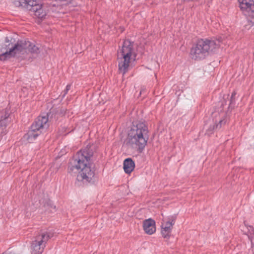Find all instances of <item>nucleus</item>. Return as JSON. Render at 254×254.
<instances>
[{"label":"nucleus","instance_id":"nucleus-1","mask_svg":"<svg viewBox=\"0 0 254 254\" xmlns=\"http://www.w3.org/2000/svg\"><path fill=\"white\" fill-rule=\"evenodd\" d=\"M92 156V151L88 147L78 151L68 166V172L75 173L78 172V180L83 182H91L95 175L90 164Z\"/></svg>","mask_w":254,"mask_h":254},{"label":"nucleus","instance_id":"nucleus-2","mask_svg":"<svg viewBox=\"0 0 254 254\" xmlns=\"http://www.w3.org/2000/svg\"><path fill=\"white\" fill-rule=\"evenodd\" d=\"M148 128L144 122H136L133 124L128 131L126 140L129 147L142 152L148 140Z\"/></svg>","mask_w":254,"mask_h":254},{"label":"nucleus","instance_id":"nucleus-3","mask_svg":"<svg viewBox=\"0 0 254 254\" xmlns=\"http://www.w3.org/2000/svg\"><path fill=\"white\" fill-rule=\"evenodd\" d=\"M136 54L133 48V42L125 40L118 50L117 61L119 71L125 74L128 70L131 61L135 60Z\"/></svg>","mask_w":254,"mask_h":254},{"label":"nucleus","instance_id":"nucleus-4","mask_svg":"<svg viewBox=\"0 0 254 254\" xmlns=\"http://www.w3.org/2000/svg\"><path fill=\"white\" fill-rule=\"evenodd\" d=\"M219 46L220 42L217 40L198 39L190 49V57L195 61L202 60Z\"/></svg>","mask_w":254,"mask_h":254},{"label":"nucleus","instance_id":"nucleus-5","mask_svg":"<svg viewBox=\"0 0 254 254\" xmlns=\"http://www.w3.org/2000/svg\"><path fill=\"white\" fill-rule=\"evenodd\" d=\"M50 238L51 236L48 232L42 233L36 236L31 244L32 254H42L47 242Z\"/></svg>","mask_w":254,"mask_h":254},{"label":"nucleus","instance_id":"nucleus-6","mask_svg":"<svg viewBox=\"0 0 254 254\" xmlns=\"http://www.w3.org/2000/svg\"><path fill=\"white\" fill-rule=\"evenodd\" d=\"M242 10L247 12L250 19L249 22L254 26V1L253 0H238Z\"/></svg>","mask_w":254,"mask_h":254},{"label":"nucleus","instance_id":"nucleus-7","mask_svg":"<svg viewBox=\"0 0 254 254\" xmlns=\"http://www.w3.org/2000/svg\"><path fill=\"white\" fill-rule=\"evenodd\" d=\"M176 217L172 216L169 220L164 222L161 225V234L163 238L169 239L171 235L173 226L175 222Z\"/></svg>","mask_w":254,"mask_h":254},{"label":"nucleus","instance_id":"nucleus-8","mask_svg":"<svg viewBox=\"0 0 254 254\" xmlns=\"http://www.w3.org/2000/svg\"><path fill=\"white\" fill-rule=\"evenodd\" d=\"M48 118L47 117L39 116L31 125V128L39 131L40 129L48 127Z\"/></svg>","mask_w":254,"mask_h":254},{"label":"nucleus","instance_id":"nucleus-9","mask_svg":"<svg viewBox=\"0 0 254 254\" xmlns=\"http://www.w3.org/2000/svg\"><path fill=\"white\" fill-rule=\"evenodd\" d=\"M143 228L147 234H153L156 231L155 221L151 218L145 219L143 222Z\"/></svg>","mask_w":254,"mask_h":254},{"label":"nucleus","instance_id":"nucleus-10","mask_svg":"<svg viewBox=\"0 0 254 254\" xmlns=\"http://www.w3.org/2000/svg\"><path fill=\"white\" fill-rule=\"evenodd\" d=\"M27 44H29L28 41L18 40L11 48L16 55L17 54H19L27 49Z\"/></svg>","mask_w":254,"mask_h":254},{"label":"nucleus","instance_id":"nucleus-11","mask_svg":"<svg viewBox=\"0 0 254 254\" xmlns=\"http://www.w3.org/2000/svg\"><path fill=\"white\" fill-rule=\"evenodd\" d=\"M16 5L25 7L30 12L33 11V8L36 7V6L40 5L38 3L36 0H24L23 2L17 1L15 3Z\"/></svg>","mask_w":254,"mask_h":254},{"label":"nucleus","instance_id":"nucleus-12","mask_svg":"<svg viewBox=\"0 0 254 254\" xmlns=\"http://www.w3.org/2000/svg\"><path fill=\"white\" fill-rule=\"evenodd\" d=\"M135 164L131 158H128L124 162V169L127 174H130L134 169Z\"/></svg>","mask_w":254,"mask_h":254},{"label":"nucleus","instance_id":"nucleus-13","mask_svg":"<svg viewBox=\"0 0 254 254\" xmlns=\"http://www.w3.org/2000/svg\"><path fill=\"white\" fill-rule=\"evenodd\" d=\"M31 13L39 18H43L46 15V12L43 9L41 4L36 6L35 8L34 7Z\"/></svg>","mask_w":254,"mask_h":254},{"label":"nucleus","instance_id":"nucleus-14","mask_svg":"<svg viewBox=\"0 0 254 254\" xmlns=\"http://www.w3.org/2000/svg\"><path fill=\"white\" fill-rule=\"evenodd\" d=\"M39 134L38 131L30 128V129L24 135V137L29 142H32L38 137Z\"/></svg>","mask_w":254,"mask_h":254},{"label":"nucleus","instance_id":"nucleus-15","mask_svg":"<svg viewBox=\"0 0 254 254\" xmlns=\"http://www.w3.org/2000/svg\"><path fill=\"white\" fill-rule=\"evenodd\" d=\"M15 56V53L10 48L8 51H6L0 55V60L1 61H5L11 58L14 57Z\"/></svg>","mask_w":254,"mask_h":254},{"label":"nucleus","instance_id":"nucleus-16","mask_svg":"<svg viewBox=\"0 0 254 254\" xmlns=\"http://www.w3.org/2000/svg\"><path fill=\"white\" fill-rule=\"evenodd\" d=\"M27 49L31 53L38 54L40 53V50L38 45H35L28 41Z\"/></svg>","mask_w":254,"mask_h":254},{"label":"nucleus","instance_id":"nucleus-17","mask_svg":"<svg viewBox=\"0 0 254 254\" xmlns=\"http://www.w3.org/2000/svg\"><path fill=\"white\" fill-rule=\"evenodd\" d=\"M7 122L8 118L7 117H5L3 120H1L0 121V133H2L4 132V130L6 127Z\"/></svg>","mask_w":254,"mask_h":254},{"label":"nucleus","instance_id":"nucleus-18","mask_svg":"<svg viewBox=\"0 0 254 254\" xmlns=\"http://www.w3.org/2000/svg\"><path fill=\"white\" fill-rule=\"evenodd\" d=\"M226 120L225 119H221L218 124H216L215 126H213V129L220 128L222 126L226 124Z\"/></svg>","mask_w":254,"mask_h":254},{"label":"nucleus","instance_id":"nucleus-19","mask_svg":"<svg viewBox=\"0 0 254 254\" xmlns=\"http://www.w3.org/2000/svg\"><path fill=\"white\" fill-rule=\"evenodd\" d=\"M236 95V92L235 91H233L232 93L231 99H230V101L229 107H231L233 104H235Z\"/></svg>","mask_w":254,"mask_h":254},{"label":"nucleus","instance_id":"nucleus-20","mask_svg":"<svg viewBox=\"0 0 254 254\" xmlns=\"http://www.w3.org/2000/svg\"><path fill=\"white\" fill-rule=\"evenodd\" d=\"M249 239L251 241L252 243V250L254 254V230L253 234H251V236H249Z\"/></svg>","mask_w":254,"mask_h":254},{"label":"nucleus","instance_id":"nucleus-21","mask_svg":"<svg viewBox=\"0 0 254 254\" xmlns=\"http://www.w3.org/2000/svg\"><path fill=\"white\" fill-rule=\"evenodd\" d=\"M71 84H67L66 86L65 89L64 90V94L63 95V97L65 96V95L67 93L68 91L70 89Z\"/></svg>","mask_w":254,"mask_h":254},{"label":"nucleus","instance_id":"nucleus-22","mask_svg":"<svg viewBox=\"0 0 254 254\" xmlns=\"http://www.w3.org/2000/svg\"><path fill=\"white\" fill-rule=\"evenodd\" d=\"M61 2H63L62 5H66L68 3H71V0H60Z\"/></svg>","mask_w":254,"mask_h":254},{"label":"nucleus","instance_id":"nucleus-23","mask_svg":"<svg viewBox=\"0 0 254 254\" xmlns=\"http://www.w3.org/2000/svg\"><path fill=\"white\" fill-rule=\"evenodd\" d=\"M5 42L6 43H9V40L8 39V37H6V38H5Z\"/></svg>","mask_w":254,"mask_h":254}]
</instances>
